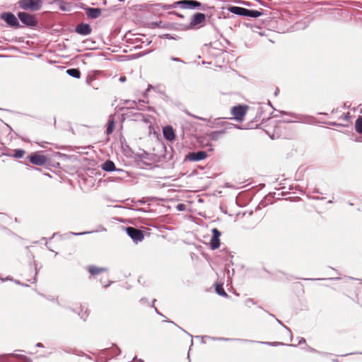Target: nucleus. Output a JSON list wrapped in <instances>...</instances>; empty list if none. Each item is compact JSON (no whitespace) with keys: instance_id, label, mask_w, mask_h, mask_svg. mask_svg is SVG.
Masks as SVG:
<instances>
[{"instance_id":"f257e3e1","label":"nucleus","mask_w":362,"mask_h":362,"mask_svg":"<svg viewBox=\"0 0 362 362\" xmlns=\"http://www.w3.org/2000/svg\"><path fill=\"white\" fill-rule=\"evenodd\" d=\"M19 22L29 28H35L38 26V19L35 15L23 11L17 13Z\"/></svg>"},{"instance_id":"f03ea898","label":"nucleus","mask_w":362,"mask_h":362,"mask_svg":"<svg viewBox=\"0 0 362 362\" xmlns=\"http://www.w3.org/2000/svg\"><path fill=\"white\" fill-rule=\"evenodd\" d=\"M206 18L205 13L197 12L192 16L189 23L182 26V29L188 30L199 29L204 26Z\"/></svg>"},{"instance_id":"7ed1b4c3","label":"nucleus","mask_w":362,"mask_h":362,"mask_svg":"<svg viewBox=\"0 0 362 362\" xmlns=\"http://www.w3.org/2000/svg\"><path fill=\"white\" fill-rule=\"evenodd\" d=\"M42 0H18L17 5L19 8L23 11H29L32 12L38 11L42 7Z\"/></svg>"},{"instance_id":"20e7f679","label":"nucleus","mask_w":362,"mask_h":362,"mask_svg":"<svg viewBox=\"0 0 362 362\" xmlns=\"http://www.w3.org/2000/svg\"><path fill=\"white\" fill-rule=\"evenodd\" d=\"M0 19L4 21L9 28L14 29L22 28L18 16H15L12 12L5 11L1 13L0 14Z\"/></svg>"},{"instance_id":"39448f33","label":"nucleus","mask_w":362,"mask_h":362,"mask_svg":"<svg viewBox=\"0 0 362 362\" xmlns=\"http://www.w3.org/2000/svg\"><path fill=\"white\" fill-rule=\"evenodd\" d=\"M278 112L281 114V115H289L291 116L292 119H286L284 121V122H286V123L298 122L311 124L313 122V121L315 120V118L313 117L305 116V115H298V114H296V113L287 112L281 111V110H279Z\"/></svg>"},{"instance_id":"423d86ee","label":"nucleus","mask_w":362,"mask_h":362,"mask_svg":"<svg viewBox=\"0 0 362 362\" xmlns=\"http://www.w3.org/2000/svg\"><path fill=\"white\" fill-rule=\"evenodd\" d=\"M0 362H32V360L25 355L6 354L0 355Z\"/></svg>"},{"instance_id":"0eeeda50","label":"nucleus","mask_w":362,"mask_h":362,"mask_svg":"<svg viewBox=\"0 0 362 362\" xmlns=\"http://www.w3.org/2000/svg\"><path fill=\"white\" fill-rule=\"evenodd\" d=\"M247 105H238L233 106L230 110V113L233 116L235 120L238 122L243 121L247 110Z\"/></svg>"},{"instance_id":"6e6552de","label":"nucleus","mask_w":362,"mask_h":362,"mask_svg":"<svg viewBox=\"0 0 362 362\" xmlns=\"http://www.w3.org/2000/svg\"><path fill=\"white\" fill-rule=\"evenodd\" d=\"M125 230L127 234L132 239V240L135 243H138L139 242H141L144 238V235L142 230L140 229L132 227L127 226L125 228Z\"/></svg>"},{"instance_id":"1a4fd4ad","label":"nucleus","mask_w":362,"mask_h":362,"mask_svg":"<svg viewBox=\"0 0 362 362\" xmlns=\"http://www.w3.org/2000/svg\"><path fill=\"white\" fill-rule=\"evenodd\" d=\"M207 153L204 151H190L185 157V161H200L207 157Z\"/></svg>"},{"instance_id":"9d476101","label":"nucleus","mask_w":362,"mask_h":362,"mask_svg":"<svg viewBox=\"0 0 362 362\" xmlns=\"http://www.w3.org/2000/svg\"><path fill=\"white\" fill-rule=\"evenodd\" d=\"M27 158L32 164L38 166L45 165L48 160L45 156L40 155L37 153H30Z\"/></svg>"},{"instance_id":"9b49d317","label":"nucleus","mask_w":362,"mask_h":362,"mask_svg":"<svg viewBox=\"0 0 362 362\" xmlns=\"http://www.w3.org/2000/svg\"><path fill=\"white\" fill-rule=\"evenodd\" d=\"M74 30L77 34L80 35L86 36L92 33V28L88 23H81L75 27Z\"/></svg>"},{"instance_id":"f8f14e48","label":"nucleus","mask_w":362,"mask_h":362,"mask_svg":"<svg viewBox=\"0 0 362 362\" xmlns=\"http://www.w3.org/2000/svg\"><path fill=\"white\" fill-rule=\"evenodd\" d=\"M101 169L105 172H123L121 169H117L115 167V163L111 160H105L102 165H101Z\"/></svg>"},{"instance_id":"ddd939ff","label":"nucleus","mask_w":362,"mask_h":362,"mask_svg":"<svg viewBox=\"0 0 362 362\" xmlns=\"http://www.w3.org/2000/svg\"><path fill=\"white\" fill-rule=\"evenodd\" d=\"M86 14L90 19H95L101 14V8L94 7H87L84 8Z\"/></svg>"},{"instance_id":"4468645a","label":"nucleus","mask_w":362,"mask_h":362,"mask_svg":"<svg viewBox=\"0 0 362 362\" xmlns=\"http://www.w3.org/2000/svg\"><path fill=\"white\" fill-rule=\"evenodd\" d=\"M202 7V4L196 0H185L184 9H200L204 10Z\"/></svg>"},{"instance_id":"2eb2a0df","label":"nucleus","mask_w":362,"mask_h":362,"mask_svg":"<svg viewBox=\"0 0 362 362\" xmlns=\"http://www.w3.org/2000/svg\"><path fill=\"white\" fill-rule=\"evenodd\" d=\"M204 337H206L213 341H242V342H253V340H249V339H233V338H226V337H209V336L202 337V339H204ZM202 343L204 344L205 341L203 339H202Z\"/></svg>"},{"instance_id":"dca6fc26","label":"nucleus","mask_w":362,"mask_h":362,"mask_svg":"<svg viewBox=\"0 0 362 362\" xmlns=\"http://www.w3.org/2000/svg\"><path fill=\"white\" fill-rule=\"evenodd\" d=\"M185 6V0H180L174 2L172 4H158L157 5H155L154 6H160L162 7L163 10H169L172 8H175L177 7H180L181 8H184Z\"/></svg>"},{"instance_id":"f3484780","label":"nucleus","mask_w":362,"mask_h":362,"mask_svg":"<svg viewBox=\"0 0 362 362\" xmlns=\"http://www.w3.org/2000/svg\"><path fill=\"white\" fill-rule=\"evenodd\" d=\"M159 3H157V4H144L143 5H141L142 8H144V9H146L148 12L149 13H151L154 15H159L160 16L161 13H159V11H160V9H163L162 7L160 6H154L155 5H157Z\"/></svg>"},{"instance_id":"a211bd4d","label":"nucleus","mask_w":362,"mask_h":362,"mask_svg":"<svg viewBox=\"0 0 362 362\" xmlns=\"http://www.w3.org/2000/svg\"><path fill=\"white\" fill-rule=\"evenodd\" d=\"M163 134L164 138L168 141H173L175 139V134L173 128L171 126H165L163 129Z\"/></svg>"},{"instance_id":"6ab92c4d","label":"nucleus","mask_w":362,"mask_h":362,"mask_svg":"<svg viewBox=\"0 0 362 362\" xmlns=\"http://www.w3.org/2000/svg\"><path fill=\"white\" fill-rule=\"evenodd\" d=\"M124 104L127 105V107H123L122 110H127L128 112L133 111L134 110L136 109L138 110H144V107H139L137 105V102L135 100H127L124 102Z\"/></svg>"},{"instance_id":"aec40b11","label":"nucleus","mask_w":362,"mask_h":362,"mask_svg":"<svg viewBox=\"0 0 362 362\" xmlns=\"http://www.w3.org/2000/svg\"><path fill=\"white\" fill-rule=\"evenodd\" d=\"M264 13L263 10H253V9H245V13L244 15V17H247L250 18H257L261 16H262Z\"/></svg>"},{"instance_id":"412c9836","label":"nucleus","mask_w":362,"mask_h":362,"mask_svg":"<svg viewBox=\"0 0 362 362\" xmlns=\"http://www.w3.org/2000/svg\"><path fill=\"white\" fill-rule=\"evenodd\" d=\"M87 270L92 276L95 277L100 273L107 271V269L106 267H98L95 265H89L87 267Z\"/></svg>"},{"instance_id":"4be33fe9","label":"nucleus","mask_w":362,"mask_h":362,"mask_svg":"<svg viewBox=\"0 0 362 362\" xmlns=\"http://www.w3.org/2000/svg\"><path fill=\"white\" fill-rule=\"evenodd\" d=\"M216 124L218 127H223L224 128L223 129H226V132L228 131V129H243V127L238 124H234L233 123H230L226 121L217 122Z\"/></svg>"},{"instance_id":"5701e85b","label":"nucleus","mask_w":362,"mask_h":362,"mask_svg":"<svg viewBox=\"0 0 362 362\" xmlns=\"http://www.w3.org/2000/svg\"><path fill=\"white\" fill-rule=\"evenodd\" d=\"M226 133V129L213 131L208 134V136L211 141H217Z\"/></svg>"},{"instance_id":"b1692460","label":"nucleus","mask_w":362,"mask_h":362,"mask_svg":"<svg viewBox=\"0 0 362 362\" xmlns=\"http://www.w3.org/2000/svg\"><path fill=\"white\" fill-rule=\"evenodd\" d=\"M227 9L230 13H231L233 14H235V15L244 17L246 8H243V7H240V6H229L227 8Z\"/></svg>"},{"instance_id":"393cba45","label":"nucleus","mask_w":362,"mask_h":362,"mask_svg":"<svg viewBox=\"0 0 362 362\" xmlns=\"http://www.w3.org/2000/svg\"><path fill=\"white\" fill-rule=\"evenodd\" d=\"M103 351L104 354H110L112 357L117 356L121 353L119 348L115 344H112V346L110 349H103Z\"/></svg>"},{"instance_id":"a878e982","label":"nucleus","mask_w":362,"mask_h":362,"mask_svg":"<svg viewBox=\"0 0 362 362\" xmlns=\"http://www.w3.org/2000/svg\"><path fill=\"white\" fill-rule=\"evenodd\" d=\"M252 343H258V344H265V345L270 346H286V345L288 346H293V347L297 346L296 344H286L284 342H279V341L270 342V341H253Z\"/></svg>"},{"instance_id":"bb28decb","label":"nucleus","mask_w":362,"mask_h":362,"mask_svg":"<svg viewBox=\"0 0 362 362\" xmlns=\"http://www.w3.org/2000/svg\"><path fill=\"white\" fill-rule=\"evenodd\" d=\"M187 25V24H180L175 23H167L163 25V28L169 29V30H181V31H187V30H183L182 26Z\"/></svg>"},{"instance_id":"cd10ccee","label":"nucleus","mask_w":362,"mask_h":362,"mask_svg":"<svg viewBox=\"0 0 362 362\" xmlns=\"http://www.w3.org/2000/svg\"><path fill=\"white\" fill-rule=\"evenodd\" d=\"M115 126V119L112 115H110L108 118L107 128L105 130L107 135H110L113 132Z\"/></svg>"},{"instance_id":"c85d7f7f","label":"nucleus","mask_w":362,"mask_h":362,"mask_svg":"<svg viewBox=\"0 0 362 362\" xmlns=\"http://www.w3.org/2000/svg\"><path fill=\"white\" fill-rule=\"evenodd\" d=\"M126 115L128 117H132V120L136 121V122H141V119L144 118V114L141 112H134V111H129L126 113Z\"/></svg>"},{"instance_id":"c756f323","label":"nucleus","mask_w":362,"mask_h":362,"mask_svg":"<svg viewBox=\"0 0 362 362\" xmlns=\"http://www.w3.org/2000/svg\"><path fill=\"white\" fill-rule=\"evenodd\" d=\"M66 74L75 78H79L81 77V71L78 68H70L66 71Z\"/></svg>"},{"instance_id":"7c9ffc66","label":"nucleus","mask_w":362,"mask_h":362,"mask_svg":"<svg viewBox=\"0 0 362 362\" xmlns=\"http://www.w3.org/2000/svg\"><path fill=\"white\" fill-rule=\"evenodd\" d=\"M216 292L218 295L223 297H228L227 293L225 291L223 288V283H216L215 287Z\"/></svg>"},{"instance_id":"2f4dec72","label":"nucleus","mask_w":362,"mask_h":362,"mask_svg":"<svg viewBox=\"0 0 362 362\" xmlns=\"http://www.w3.org/2000/svg\"><path fill=\"white\" fill-rule=\"evenodd\" d=\"M221 244L220 238H211L210 240V247L211 250H214L219 247Z\"/></svg>"},{"instance_id":"473e14b6","label":"nucleus","mask_w":362,"mask_h":362,"mask_svg":"<svg viewBox=\"0 0 362 362\" xmlns=\"http://www.w3.org/2000/svg\"><path fill=\"white\" fill-rule=\"evenodd\" d=\"M59 8L62 11H69L71 8V5L69 3L64 1H59Z\"/></svg>"},{"instance_id":"72a5a7b5","label":"nucleus","mask_w":362,"mask_h":362,"mask_svg":"<svg viewBox=\"0 0 362 362\" xmlns=\"http://www.w3.org/2000/svg\"><path fill=\"white\" fill-rule=\"evenodd\" d=\"M355 129L356 132L362 134V116H359L355 122Z\"/></svg>"},{"instance_id":"f704fd0d","label":"nucleus","mask_w":362,"mask_h":362,"mask_svg":"<svg viewBox=\"0 0 362 362\" xmlns=\"http://www.w3.org/2000/svg\"><path fill=\"white\" fill-rule=\"evenodd\" d=\"M153 117L149 115H144V118L141 119V122H143L145 124H150L149 129L152 128V119H153Z\"/></svg>"},{"instance_id":"c9c22d12","label":"nucleus","mask_w":362,"mask_h":362,"mask_svg":"<svg viewBox=\"0 0 362 362\" xmlns=\"http://www.w3.org/2000/svg\"><path fill=\"white\" fill-rule=\"evenodd\" d=\"M25 154V151L21 148L14 150L13 156L16 158H22Z\"/></svg>"},{"instance_id":"e433bc0d","label":"nucleus","mask_w":362,"mask_h":362,"mask_svg":"<svg viewBox=\"0 0 362 362\" xmlns=\"http://www.w3.org/2000/svg\"><path fill=\"white\" fill-rule=\"evenodd\" d=\"M211 233H212V237L211 238H220V237L221 235V231L218 228H214L211 230Z\"/></svg>"},{"instance_id":"4c0bfd02","label":"nucleus","mask_w":362,"mask_h":362,"mask_svg":"<svg viewBox=\"0 0 362 362\" xmlns=\"http://www.w3.org/2000/svg\"><path fill=\"white\" fill-rule=\"evenodd\" d=\"M165 24H167V23H163V21H158V22H153L152 23V28H163V25Z\"/></svg>"},{"instance_id":"58836bf2","label":"nucleus","mask_w":362,"mask_h":362,"mask_svg":"<svg viewBox=\"0 0 362 362\" xmlns=\"http://www.w3.org/2000/svg\"><path fill=\"white\" fill-rule=\"evenodd\" d=\"M276 320L279 325H281L283 327H284L288 332V333L290 334L291 339H292L293 335H292L291 329L289 327H288L287 326H286L280 320H279L276 317Z\"/></svg>"},{"instance_id":"ea45409f","label":"nucleus","mask_w":362,"mask_h":362,"mask_svg":"<svg viewBox=\"0 0 362 362\" xmlns=\"http://www.w3.org/2000/svg\"><path fill=\"white\" fill-rule=\"evenodd\" d=\"M94 81H95V78H94V77H92V76H88L86 78V83H87L89 86H92L93 88H95V89H98V88H97V87H95V85L93 83V82Z\"/></svg>"},{"instance_id":"a19ab883","label":"nucleus","mask_w":362,"mask_h":362,"mask_svg":"<svg viewBox=\"0 0 362 362\" xmlns=\"http://www.w3.org/2000/svg\"><path fill=\"white\" fill-rule=\"evenodd\" d=\"M307 350L311 353H319L318 351H317L315 349L311 347V346H309L307 345ZM320 354L322 356H325V355H327L328 354L327 353H325V352H320Z\"/></svg>"},{"instance_id":"79ce46f5","label":"nucleus","mask_w":362,"mask_h":362,"mask_svg":"<svg viewBox=\"0 0 362 362\" xmlns=\"http://www.w3.org/2000/svg\"><path fill=\"white\" fill-rule=\"evenodd\" d=\"M33 266H34V267H35V277H34V279H33V280H34V281H33V283H34V282H35V281H36V280H37V274H38V272H39V271H40V268H41L42 267L40 266V267L38 268V267H37V264H36V262H35V261H33Z\"/></svg>"},{"instance_id":"37998d69","label":"nucleus","mask_w":362,"mask_h":362,"mask_svg":"<svg viewBox=\"0 0 362 362\" xmlns=\"http://www.w3.org/2000/svg\"><path fill=\"white\" fill-rule=\"evenodd\" d=\"M263 112H264L263 107L261 106H259L257 110V114H256L255 119H257V117L259 118L261 117V115H262Z\"/></svg>"},{"instance_id":"c03bdc74","label":"nucleus","mask_w":362,"mask_h":362,"mask_svg":"<svg viewBox=\"0 0 362 362\" xmlns=\"http://www.w3.org/2000/svg\"><path fill=\"white\" fill-rule=\"evenodd\" d=\"M237 2L238 4H242V5L245 6H252V3L250 2V1H243V0H238Z\"/></svg>"},{"instance_id":"a18cd8bd","label":"nucleus","mask_w":362,"mask_h":362,"mask_svg":"<svg viewBox=\"0 0 362 362\" xmlns=\"http://www.w3.org/2000/svg\"><path fill=\"white\" fill-rule=\"evenodd\" d=\"M167 322H170V323H172L173 325H175V326H177L179 329H180L182 332H184L185 333H186L187 334H188L191 338H192V335L190 334L189 333H188L186 330H185L183 328L180 327L179 325H177L176 323H175L173 321H170V320H166Z\"/></svg>"},{"instance_id":"49530a36","label":"nucleus","mask_w":362,"mask_h":362,"mask_svg":"<svg viewBox=\"0 0 362 362\" xmlns=\"http://www.w3.org/2000/svg\"><path fill=\"white\" fill-rule=\"evenodd\" d=\"M176 209L179 211H183L186 209V206L184 204H178L176 206Z\"/></svg>"},{"instance_id":"de8ad7c7","label":"nucleus","mask_w":362,"mask_h":362,"mask_svg":"<svg viewBox=\"0 0 362 362\" xmlns=\"http://www.w3.org/2000/svg\"><path fill=\"white\" fill-rule=\"evenodd\" d=\"M78 315L80 316V317L84 321L86 320L87 317L88 316V313H87V311L83 313H78Z\"/></svg>"},{"instance_id":"09e8293b","label":"nucleus","mask_w":362,"mask_h":362,"mask_svg":"<svg viewBox=\"0 0 362 362\" xmlns=\"http://www.w3.org/2000/svg\"><path fill=\"white\" fill-rule=\"evenodd\" d=\"M328 125L336 126V127H345V125L339 123H337L336 122H328L326 123Z\"/></svg>"},{"instance_id":"8fccbe9b","label":"nucleus","mask_w":362,"mask_h":362,"mask_svg":"<svg viewBox=\"0 0 362 362\" xmlns=\"http://www.w3.org/2000/svg\"><path fill=\"white\" fill-rule=\"evenodd\" d=\"M170 59L173 62H180V63H182V64H185V62L181 59L180 58H178V57H170Z\"/></svg>"},{"instance_id":"3c124183","label":"nucleus","mask_w":362,"mask_h":362,"mask_svg":"<svg viewBox=\"0 0 362 362\" xmlns=\"http://www.w3.org/2000/svg\"><path fill=\"white\" fill-rule=\"evenodd\" d=\"M168 14H169V15H175V16H177V17L181 18H184V16H183L182 14L179 13H177V12H176V11H170V12H168Z\"/></svg>"},{"instance_id":"603ef678","label":"nucleus","mask_w":362,"mask_h":362,"mask_svg":"<svg viewBox=\"0 0 362 362\" xmlns=\"http://www.w3.org/2000/svg\"><path fill=\"white\" fill-rule=\"evenodd\" d=\"M132 202H134L135 204H144L146 203L144 198L138 199L136 201L132 200Z\"/></svg>"},{"instance_id":"864d4df0","label":"nucleus","mask_w":362,"mask_h":362,"mask_svg":"<svg viewBox=\"0 0 362 362\" xmlns=\"http://www.w3.org/2000/svg\"><path fill=\"white\" fill-rule=\"evenodd\" d=\"M185 112H186L187 115H189V116H191L192 117L197 118V119H202V120H204V119H203L202 117H197V116L191 114L188 110H186Z\"/></svg>"},{"instance_id":"5fc2aeb1","label":"nucleus","mask_w":362,"mask_h":362,"mask_svg":"<svg viewBox=\"0 0 362 362\" xmlns=\"http://www.w3.org/2000/svg\"><path fill=\"white\" fill-rule=\"evenodd\" d=\"M298 344H306V341L303 337H298Z\"/></svg>"},{"instance_id":"6e6d98bb","label":"nucleus","mask_w":362,"mask_h":362,"mask_svg":"<svg viewBox=\"0 0 362 362\" xmlns=\"http://www.w3.org/2000/svg\"><path fill=\"white\" fill-rule=\"evenodd\" d=\"M248 303L255 304V302L254 301V300L252 298H247L245 300V305L249 306Z\"/></svg>"},{"instance_id":"4d7b16f0","label":"nucleus","mask_w":362,"mask_h":362,"mask_svg":"<svg viewBox=\"0 0 362 362\" xmlns=\"http://www.w3.org/2000/svg\"><path fill=\"white\" fill-rule=\"evenodd\" d=\"M163 37L165 39H173V40L176 39L175 37H173L170 34H168V33L164 34Z\"/></svg>"},{"instance_id":"13d9d810","label":"nucleus","mask_w":362,"mask_h":362,"mask_svg":"<svg viewBox=\"0 0 362 362\" xmlns=\"http://www.w3.org/2000/svg\"><path fill=\"white\" fill-rule=\"evenodd\" d=\"M156 301V299H153V302H152V306L154 308L155 311H156V313L157 314H158V315H162V316H163V315H162V314H161V313L158 310V309L154 306V303H155Z\"/></svg>"},{"instance_id":"bf43d9fd","label":"nucleus","mask_w":362,"mask_h":362,"mask_svg":"<svg viewBox=\"0 0 362 362\" xmlns=\"http://www.w3.org/2000/svg\"><path fill=\"white\" fill-rule=\"evenodd\" d=\"M342 118L345 120H348L349 118H350V115H349V113L347 112L346 114H344L343 116H342Z\"/></svg>"},{"instance_id":"052dcab7","label":"nucleus","mask_w":362,"mask_h":362,"mask_svg":"<svg viewBox=\"0 0 362 362\" xmlns=\"http://www.w3.org/2000/svg\"><path fill=\"white\" fill-rule=\"evenodd\" d=\"M90 232H81V233H74L73 234L74 235H85V234H88V233H90Z\"/></svg>"},{"instance_id":"680f3d73","label":"nucleus","mask_w":362,"mask_h":362,"mask_svg":"<svg viewBox=\"0 0 362 362\" xmlns=\"http://www.w3.org/2000/svg\"><path fill=\"white\" fill-rule=\"evenodd\" d=\"M15 283L17 284L21 285L23 286H26V287L29 286L28 284H25L23 283H21L18 280H16Z\"/></svg>"},{"instance_id":"e2e57ef3","label":"nucleus","mask_w":362,"mask_h":362,"mask_svg":"<svg viewBox=\"0 0 362 362\" xmlns=\"http://www.w3.org/2000/svg\"><path fill=\"white\" fill-rule=\"evenodd\" d=\"M113 283L112 281H109L108 283L107 284H104L103 285V287L105 288H107L108 286H110Z\"/></svg>"},{"instance_id":"0e129e2a","label":"nucleus","mask_w":362,"mask_h":362,"mask_svg":"<svg viewBox=\"0 0 362 362\" xmlns=\"http://www.w3.org/2000/svg\"><path fill=\"white\" fill-rule=\"evenodd\" d=\"M146 102L144 100H139L137 103V104H139L141 106H143V104H144Z\"/></svg>"},{"instance_id":"69168bd1","label":"nucleus","mask_w":362,"mask_h":362,"mask_svg":"<svg viewBox=\"0 0 362 362\" xmlns=\"http://www.w3.org/2000/svg\"><path fill=\"white\" fill-rule=\"evenodd\" d=\"M147 52H140L139 54H136V57H143L144 56Z\"/></svg>"},{"instance_id":"338daca9","label":"nucleus","mask_w":362,"mask_h":362,"mask_svg":"<svg viewBox=\"0 0 362 362\" xmlns=\"http://www.w3.org/2000/svg\"><path fill=\"white\" fill-rule=\"evenodd\" d=\"M119 80L121 82H124L126 81V77L125 76H120Z\"/></svg>"},{"instance_id":"774afa93","label":"nucleus","mask_w":362,"mask_h":362,"mask_svg":"<svg viewBox=\"0 0 362 362\" xmlns=\"http://www.w3.org/2000/svg\"><path fill=\"white\" fill-rule=\"evenodd\" d=\"M36 346L39 347V348H42V347H44V345L42 343L38 342L36 344Z\"/></svg>"}]
</instances>
